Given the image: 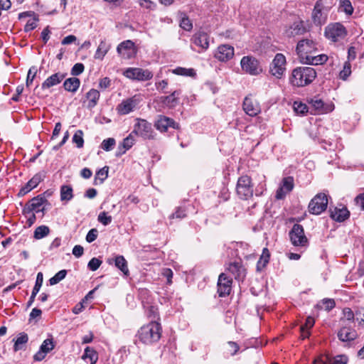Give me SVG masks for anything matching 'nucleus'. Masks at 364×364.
Segmentation results:
<instances>
[{"mask_svg": "<svg viewBox=\"0 0 364 364\" xmlns=\"http://www.w3.org/2000/svg\"><path fill=\"white\" fill-rule=\"evenodd\" d=\"M317 43L311 38H304L297 43L296 50L301 63L308 65H322L328 60L325 54H318Z\"/></svg>", "mask_w": 364, "mask_h": 364, "instance_id": "1", "label": "nucleus"}, {"mask_svg": "<svg viewBox=\"0 0 364 364\" xmlns=\"http://www.w3.org/2000/svg\"><path fill=\"white\" fill-rule=\"evenodd\" d=\"M161 333V323L156 321H151L139 329L136 336L141 342L149 345L159 341Z\"/></svg>", "mask_w": 364, "mask_h": 364, "instance_id": "2", "label": "nucleus"}, {"mask_svg": "<svg viewBox=\"0 0 364 364\" xmlns=\"http://www.w3.org/2000/svg\"><path fill=\"white\" fill-rule=\"evenodd\" d=\"M316 77L315 70L310 67H299L293 70L289 81L293 86L303 87L313 82Z\"/></svg>", "mask_w": 364, "mask_h": 364, "instance_id": "3", "label": "nucleus"}, {"mask_svg": "<svg viewBox=\"0 0 364 364\" xmlns=\"http://www.w3.org/2000/svg\"><path fill=\"white\" fill-rule=\"evenodd\" d=\"M242 70L250 75H258L262 73V68L259 61L255 57L247 55L240 60Z\"/></svg>", "mask_w": 364, "mask_h": 364, "instance_id": "4", "label": "nucleus"}, {"mask_svg": "<svg viewBox=\"0 0 364 364\" xmlns=\"http://www.w3.org/2000/svg\"><path fill=\"white\" fill-rule=\"evenodd\" d=\"M236 192L237 196L243 200H247L253 196V184L250 176L245 175L238 178Z\"/></svg>", "mask_w": 364, "mask_h": 364, "instance_id": "5", "label": "nucleus"}, {"mask_svg": "<svg viewBox=\"0 0 364 364\" xmlns=\"http://www.w3.org/2000/svg\"><path fill=\"white\" fill-rule=\"evenodd\" d=\"M346 36V28L341 23H330L325 28V36L332 42H338Z\"/></svg>", "mask_w": 364, "mask_h": 364, "instance_id": "6", "label": "nucleus"}, {"mask_svg": "<svg viewBox=\"0 0 364 364\" xmlns=\"http://www.w3.org/2000/svg\"><path fill=\"white\" fill-rule=\"evenodd\" d=\"M328 196L326 193L316 194L310 201L308 208L311 214L319 215L327 208Z\"/></svg>", "mask_w": 364, "mask_h": 364, "instance_id": "7", "label": "nucleus"}, {"mask_svg": "<svg viewBox=\"0 0 364 364\" xmlns=\"http://www.w3.org/2000/svg\"><path fill=\"white\" fill-rule=\"evenodd\" d=\"M132 133L144 139H154V132L151 124L145 119H136Z\"/></svg>", "mask_w": 364, "mask_h": 364, "instance_id": "8", "label": "nucleus"}, {"mask_svg": "<svg viewBox=\"0 0 364 364\" xmlns=\"http://www.w3.org/2000/svg\"><path fill=\"white\" fill-rule=\"evenodd\" d=\"M290 240L294 246L306 247L308 245V239L304 234L302 225L294 224L289 231Z\"/></svg>", "mask_w": 364, "mask_h": 364, "instance_id": "9", "label": "nucleus"}, {"mask_svg": "<svg viewBox=\"0 0 364 364\" xmlns=\"http://www.w3.org/2000/svg\"><path fill=\"white\" fill-rule=\"evenodd\" d=\"M285 64V56L282 53H277L270 65L269 73L277 79H280L286 70Z\"/></svg>", "mask_w": 364, "mask_h": 364, "instance_id": "10", "label": "nucleus"}, {"mask_svg": "<svg viewBox=\"0 0 364 364\" xmlns=\"http://www.w3.org/2000/svg\"><path fill=\"white\" fill-rule=\"evenodd\" d=\"M117 53L125 59L134 58L136 54L134 43L130 41H124L119 43L117 48Z\"/></svg>", "mask_w": 364, "mask_h": 364, "instance_id": "11", "label": "nucleus"}, {"mask_svg": "<svg viewBox=\"0 0 364 364\" xmlns=\"http://www.w3.org/2000/svg\"><path fill=\"white\" fill-rule=\"evenodd\" d=\"M124 74L128 78L138 80H146L153 77L152 73L149 70L137 68H128Z\"/></svg>", "mask_w": 364, "mask_h": 364, "instance_id": "12", "label": "nucleus"}, {"mask_svg": "<svg viewBox=\"0 0 364 364\" xmlns=\"http://www.w3.org/2000/svg\"><path fill=\"white\" fill-rule=\"evenodd\" d=\"M309 103L314 108L316 114H326L334 109V105L332 102H324L316 97L309 100Z\"/></svg>", "mask_w": 364, "mask_h": 364, "instance_id": "13", "label": "nucleus"}, {"mask_svg": "<svg viewBox=\"0 0 364 364\" xmlns=\"http://www.w3.org/2000/svg\"><path fill=\"white\" fill-rule=\"evenodd\" d=\"M232 279H229L225 274H220L218 281V293L219 296L223 297L230 294L232 288Z\"/></svg>", "mask_w": 364, "mask_h": 364, "instance_id": "14", "label": "nucleus"}, {"mask_svg": "<svg viewBox=\"0 0 364 364\" xmlns=\"http://www.w3.org/2000/svg\"><path fill=\"white\" fill-rule=\"evenodd\" d=\"M154 127L157 130L165 132L168 130V127L178 129V124L171 118L164 115H159L157 119L155 121Z\"/></svg>", "mask_w": 364, "mask_h": 364, "instance_id": "15", "label": "nucleus"}, {"mask_svg": "<svg viewBox=\"0 0 364 364\" xmlns=\"http://www.w3.org/2000/svg\"><path fill=\"white\" fill-rule=\"evenodd\" d=\"M243 109L250 116H256L260 111L259 104L253 99L252 95L250 94L243 102Z\"/></svg>", "mask_w": 364, "mask_h": 364, "instance_id": "16", "label": "nucleus"}, {"mask_svg": "<svg viewBox=\"0 0 364 364\" xmlns=\"http://www.w3.org/2000/svg\"><path fill=\"white\" fill-rule=\"evenodd\" d=\"M139 98L135 95L134 97L124 100L117 106V111L120 114H127L132 112L139 103Z\"/></svg>", "mask_w": 364, "mask_h": 364, "instance_id": "17", "label": "nucleus"}, {"mask_svg": "<svg viewBox=\"0 0 364 364\" xmlns=\"http://www.w3.org/2000/svg\"><path fill=\"white\" fill-rule=\"evenodd\" d=\"M234 55V48L230 45H220L215 54V57L220 61L226 62Z\"/></svg>", "mask_w": 364, "mask_h": 364, "instance_id": "18", "label": "nucleus"}, {"mask_svg": "<svg viewBox=\"0 0 364 364\" xmlns=\"http://www.w3.org/2000/svg\"><path fill=\"white\" fill-rule=\"evenodd\" d=\"M294 188V178L291 176L283 178L281 186L276 192V198L282 199L285 197L287 193L292 191Z\"/></svg>", "mask_w": 364, "mask_h": 364, "instance_id": "19", "label": "nucleus"}, {"mask_svg": "<svg viewBox=\"0 0 364 364\" xmlns=\"http://www.w3.org/2000/svg\"><path fill=\"white\" fill-rule=\"evenodd\" d=\"M330 217L336 222H343L350 216V212L345 206L330 208Z\"/></svg>", "mask_w": 364, "mask_h": 364, "instance_id": "20", "label": "nucleus"}, {"mask_svg": "<svg viewBox=\"0 0 364 364\" xmlns=\"http://www.w3.org/2000/svg\"><path fill=\"white\" fill-rule=\"evenodd\" d=\"M338 332V338L341 341L347 342L355 340L357 338V332L348 324L341 325Z\"/></svg>", "mask_w": 364, "mask_h": 364, "instance_id": "21", "label": "nucleus"}, {"mask_svg": "<svg viewBox=\"0 0 364 364\" xmlns=\"http://www.w3.org/2000/svg\"><path fill=\"white\" fill-rule=\"evenodd\" d=\"M307 31L302 21L294 22L285 31L287 37H294L305 33Z\"/></svg>", "mask_w": 364, "mask_h": 364, "instance_id": "22", "label": "nucleus"}, {"mask_svg": "<svg viewBox=\"0 0 364 364\" xmlns=\"http://www.w3.org/2000/svg\"><path fill=\"white\" fill-rule=\"evenodd\" d=\"M47 200L42 196H38L31 199L28 205L29 212H35L36 213L44 211V203H47Z\"/></svg>", "mask_w": 364, "mask_h": 364, "instance_id": "23", "label": "nucleus"}, {"mask_svg": "<svg viewBox=\"0 0 364 364\" xmlns=\"http://www.w3.org/2000/svg\"><path fill=\"white\" fill-rule=\"evenodd\" d=\"M192 41L194 44L199 46L203 50H206L209 47L208 35L203 31H199L195 33L192 38Z\"/></svg>", "mask_w": 364, "mask_h": 364, "instance_id": "24", "label": "nucleus"}, {"mask_svg": "<svg viewBox=\"0 0 364 364\" xmlns=\"http://www.w3.org/2000/svg\"><path fill=\"white\" fill-rule=\"evenodd\" d=\"M312 18L314 23L317 26H321L326 23V14L323 12L321 4L316 2L312 12Z\"/></svg>", "mask_w": 364, "mask_h": 364, "instance_id": "25", "label": "nucleus"}, {"mask_svg": "<svg viewBox=\"0 0 364 364\" xmlns=\"http://www.w3.org/2000/svg\"><path fill=\"white\" fill-rule=\"evenodd\" d=\"M42 179H43L42 175L41 173H36V175H34L32 177L31 179H30L27 182V183L24 186H23L21 188L18 194L21 196L26 195V193L30 192L32 189L36 188L39 184V183L42 181Z\"/></svg>", "mask_w": 364, "mask_h": 364, "instance_id": "26", "label": "nucleus"}, {"mask_svg": "<svg viewBox=\"0 0 364 364\" xmlns=\"http://www.w3.org/2000/svg\"><path fill=\"white\" fill-rule=\"evenodd\" d=\"M156 102L163 108H171L177 105L178 97L176 96V92H171L168 96L161 97Z\"/></svg>", "mask_w": 364, "mask_h": 364, "instance_id": "27", "label": "nucleus"}, {"mask_svg": "<svg viewBox=\"0 0 364 364\" xmlns=\"http://www.w3.org/2000/svg\"><path fill=\"white\" fill-rule=\"evenodd\" d=\"M65 77L62 73H57L48 77L42 84V88L49 89L51 87L59 84Z\"/></svg>", "mask_w": 364, "mask_h": 364, "instance_id": "28", "label": "nucleus"}, {"mask_svg": "<svg viewBox=\"0 0 364 364\" xmlns=\"http://www.w3.org/2000/svg\"><path fill=\"white\" fill-rule=\"evenodd\" d=\"M227 269L235 277L236 279H240L245 276V269L240 262L229 264Z\"/></svg>", "mask_w": 364, "mask_h": 364, "instance_id": "29", "label": "nucleus"}, {"mask_svg": "<svg viewBox=\"0 0 364 364\" xmlns=\"http://www.w3.org/2000/svg\"><path fill=\"white\" fill-rule=\"evenodd\" d=\"M100 97V92H86L85 97H82L83 103L88 108L94 107Z\"/></svg>", "mask_w": 364, "mask_h": 364, "instance_id": "30", "label": "nucleus"}, {"mask_svg": "<svg viewBox=\"0 0 364 364\" xmlns=\"http://www.w3.org/2000/svg\"><path fill=\"white\" fill-rule=\"evenodd\" d=\"M82 359L86 360H89L90 364H96L98 360V354L95 350L90 347H86Z\"/></svg>", "mask_w": 364, "mask_h": 364, "instance_id": "31", "label": "nucleus"}, {"mask_svg": "<svg viewBox=\"0 0 364 364\" xmlns=\"http://www.w3.org/2000/svg\"><path fill=\"white\" fill-rule=\"evenodd\" d=\"M110 48V45L105 40L101 41L95 54V58L102 60Z\"/></svg>", "mask_w": 364, "mask_h": 364, "instance_id": "32", "label": "nucleus"}, {"mask_svg": "<svg viewBox=\"0 0 364 364\" xmlns=\"http://www.w3.org/2000/svg\"><path fill=\"white\" fill-rule=\"evenodd\" d=\"M115 266L120 269L125 276L129 274L127 262L122 255H118L114 259Z\"/></svg>", "mask_w": 364, "mask_h": 364, "instance_id": "33", "label": "nucleus"}, {"mask_svg": "<svg viewBox=\"0 0 364 364\" xmlns=\"http://www.w3.org/2000/svg\"><path fill=\"white\" fill-rule=\"evenodd\" d=\"M80 80L73 77L67 79L63 83V87L65 91H77L80 87Z\"/></svg>", "mask_w": 364, "mask_h": 364, "instance_id": "34", "label": "nucleus"}, {"mask_svg": "<svg viewBox=\"0 0 364 364\" xmlns=\"http://www.w3.org/2000/svg\"><path fill=\"white\" fill-rule=\"evenodd\" d=\"M144 309L146 316L148 318L151 319V321H156V319H159V310L156 306L146 304L144 305Z\"/></svg>", "mask_w": 364, "mask_h": 364, "instance_id": "35", "label": "nucleus"}, {"mask_svg": "<svg viewBox=\"0 0 364 364\" xmlns=\"http://www.w3.org/2000/svg\"><path fill=\"white\" fill-rule=\"evenodd\" d=\"M73 198V188L69 185H63L60 187V200L69 201Z\"/></svg>", "mask_w": 364, "mask_h": 364, "instance_id": "36", "label": "nucleus"}, {"mask_svg": "<svg viewBox=\"0 0 364 364\" xmlns=\"http://www.w3.org/2000/svg\"><path fill=\"white\" fill-rule=\"evenodd\" d=\"M172 73L175 75L185 77H195L196 76V70L193 68L177 67L176 68L172 70Z\"/></svg>", "mask_w": 364, "mask_h": 364, "instance_id": "37", "label": "nucleus"}, {"mask_svg": "<svg viewBox=\"0 0 364 364\" xmlns=\"http://www.w3.org/2000/svg\"><path fill=\"white\" fill-rule=\"evenodd\" d=\"M355 313L350 308H344L343 309V317L340 322L341 325L348 324L347 322L353 323L355 320Z\"/></svg>", "mask_w": 364, "mask_h": 364, "instance_id": "38", "label": "nucleus"}, {"mask_svg": "<svg viewBox=\"0 0 364 364\" xmlns=\"http://www.w3.org/2000/svg\"><path fill=\"white\" fill-rule=\"evenodd\" d=\"M270 258V252L267 248H264L262 250V255L257 264V270H260L261 269L266 267L268 264Z\"/></svg>", "mask_w": 364, "mask_h": 364, "instance_id": "39", "label": "nucleus"}, {"mask_svg": "<svg viewBox=\"0 0 364 364\" xmlns=\"http://www.w3.org/2000/svg\"><path fill=\"white\" fill-rule=\"evenodd\" d=\"M50 233V228L46 225H41L36 228L33 232V237L36 240H41Z\"/></svg>", "mask_w": 364, "mask_h": 364, "instance_id": "40", "label": "nucleus"}, {"mask_svg": "<svg viewBox=\"0 0 364 364\" xmlns=\"http://www.w3.org/2000/svg\"><path fill=\"white\" fill-rule=\"evenodd\" d=\"M336 306L335 301L333 299H323L318 304V308L324 309L327 311L333 309Z\"/></svg>", "mask_w": 364, "mask_h": 364, "instance_id": "41", "label": "nucleus"}, {"mask_svg": "<svg viewBox=\"0 0 364 364\" xmlns=\"http://www.w3.org/2000/svg\"><path fill=\"white\" fill-rule=\"evenodd\" d=\"M180 18V27L185 31H191L193 28V23L188 18V17L186 16V14L184 13H181Z\"/></svg>", "mask_w": 364, "mask_h": 364, "instance_id": "42", "label": "nucleus"}, {"mask_svg": "<svg viewBox=\"0 0 364 364\" xmlns=\"http://www.w3.org/2000/svg\"><path fill=\"white\" fill-rule=\"evenodd\" d=\"M108 173H109V167L105 166L102 168L100 169L98 171H97L95 174V184L97 183V181H100V183H102L105 179L108 177Z\"/></svg>", "mask_w": 364, "mask_h": 364, "instance_id": "43", "label": "nucleus"}, {"mask_svg": "<svg viewBox=\"0 0 364 364\" xmlns=\"http://www.w3.org/2000/svg\"><path fill=\"white\" fill-rule=\"evenodd\" d=\"M28 341V338L27 334L23 333L19 335V336L16 339L15 343L14 346V350L15 351H18L22 348V346L26 344Z\"/></svg>", "mask_w": 364, "mask_h": 364, "instance_id": "44", "label": "nucleus"}, {"mask_svg": "<svg viewBox=\"0 0 364 364\" xmlns=\"http://www.w3.org/2000/svg\"><path fill=\"white\" fill-rule=\"evenodd\" d=\"M72 141L76 144L79 149L82 148L84 145L83 132L80 129L77 130L73 135Z\"/></svg>", "mask_w": 364, "mask_h": 364, "instance_id": "45", "label": "nucleus"}, {"mask_svg": "<svg viewBox=\"0 0 364 364\" xmlns=\"http://www.w3.org/2000/svg\"><path fill=\"white\" fill-rule=\"evenodd\" d=\"M67 275V270L62 269L57 272L53 277L49 279L50 285H55L62 281Z\"/></svg>", "mask_w": 364, "mask_h": 364, "instance_id": "46", "label": "nucleus"}, {"mask_svg": "<svg viewBox=\"0 0 364 364\" xmlns=\"http://www.w3.org/2000/svg\"><path fill=\"white\" fill-rule=\"evenodd\" d=\"M340 8L348 15H351L353 12V8L349 0H340Z\"/></svg>", "mask_w": 364, "mask_h": 364, "instance_id": "47", "label": "nucleus"}, {"mask_svg": "<svg viewBox=\"0 0 364 364\" xmlns=\"http://www.w3.org/2000/svg\"><path fill=\"white\" fill-rule=\"evenodd\" d=\"M55 347L53 338L46 339L41 344L40 349L46 354L51 351Z\"/></svg>", "mask_w": 364, "mask_h": 364, "instance_id": "48", "label": "nucleus"}, {"mask_svg": "<svg viewBox=\"0 0 364 364\" xmlns=\"http://www.w3.org/2000/svg\"><path fill=\"white\" fill-rule=\"evenodd\" d=\"M38 72V69L36 66H32L30 68L28 72L27 78H26V86L30 89V85L33 82L36 74Z\"/></svg>", "mask_w": 364, "mask_h": 364, "instance_id": "49", "label": "nucleus"}, {"mask_svg": "<svg viewBox=\"0 0 364 364\" xmlns=\"http://www.w3.org/2000/svg\"><path fill=\"white\" fill-rule=\"evenodd\" d=\"M351 73V65L349 61L344 63L343 70L340 72V77L343 80H346Z\"/></svg>", "mask_w": 364, "mask_h": 364, "instance_id": "50", "label": "nucleus"}, {"mask_svg": "<svg viewBox=\"0 0 364 364\" xmlns=\"http://www.w3.org/2000/svg\"><path fill=\"white\" fill-rule=\"evenodd\" d=\"M114 144H115L114 139V138H108V139L102 141V142L101 144V148L106 151H109L114 148Z\"/></svg>", "mask_w": 364, "mask_h": 364, "instance_id": "51", "label": "nucleus"}, {"mask_svg": "<svg viewBox=\"0 0 364 364\" xmlns=\"http://www.w3.org/2000/svg\"><path fill=\"white\" fill-rule=\"evenodd\" d=\"M43 276L42 272H38L37 274L35 286L33 289L32 294L37 295L39 292L40 289L43 284Z\"/></svg>", "mask_w": 364, "mask_h": 364, "instance_id": "52", "label": "nucleus"}, {"mask_svg": "<svg viewBox=\"0 0 364 364\" xmlns=\"http://www.w3.org/2000/svg\"><path fill=\"white\" fill-rule=\"evenodd\" d=\"M102 260L97 257H93L89 261L87 267L91 271H96L102 264Z\"/></svg>", "mask_w": 364, "mask_h": 364, "instance_id": "53", "label": "nucleus"}, {"mask_svg": "<svg viewBox=\"0 0 364 364\" xmlns=\"http://www.w3.org/2000/svg\"><path fill=\"white\" fill-rule=\"evenodd\" d=\"M186 217V210L184 208L178 207L176 212L170 215V219H183Z\"/></svg>", "mask_w": 364, "mask_h": 364, "instance_id": "54", "label": "nucleus"}, {"mask_svg": "<svg viewBox=\"0 0 364 364\" xmlns=\"http://www.w3.org/2000/svg\"><path fill=\"white\" fill-rule=\"evenodd\" d=\"M134 133H131L128 136L124 139L122 146L126 149H129L134 144L135 139L133 136Z\"/></svg>", "mask_w": 364, "mask_h": 364, "instance_id": "55", "label": "nucleus"}, {"mask_svg": "<svg viewBox=\"0 0 364 364\" xmlns=\"http://www.w3.org/2000/svg\"><path fill=\"white\" fill-rule=\"evenodd\" d=\"M294 109L298 114H304L308 112V107L305 104L295 102L294 103Z\"/></svg>", "mask_w": 364, "mask_h": 364, "instance_id": "56", "label": "nucleus"}, {"mask_svg": "<svg viewBox=\"0 0 364 364\" xmlns=\"http://www.w3.org/2000/svg\"><path fill=\"white\" fill-rule=\"evenodd\" d=\"M97 220L104 225H107L112 222V217L107 215L106 212H102L99 214Z\"/></svg>", "mask_w": 364, "mask_h": 364, "instance_id": "57", "label": "nucleus"}, {"mask_svg": "<svg viewBox=\"0 0 364 364\" xmlns=\"http://www.w3.org/2000/svg\"><path fill=\"white\" fill-rule=\"evenodd\" d=\"M240 350L239 345L233 341L228 342V351L231 355H235Z\"/></svg>", "mask_w": 364, "mask_h": 364, "instance_id": "58", "label": "nucleus"}, {"mask_svg": "<svg viewBox=\"0 0 364 364\" xmlns=\"http://www.w3.org/2000/svg\"><path fill=\"white\" fill-rule=\"evenodd\" d=\"M355 317L358 326L364 327V308H360L355 311Z\"/></svg>", "mask_w": 364, "mask_h": 364, "instance_id": "59", "label": "nucleus"}, {"mask_svg": "<svg viewBox=\"0 0 364 364\" xmlns=\"http://www.w3.org/2000/svg\"><path fill=\"white\" fill-rule=\"evenodd\" d=\"M98 235V230L95 228L91 229L86 235V241L89 243L95 241Z\"/></svg>", "mask_w": 364, "mask_h": 364, "instance_id": "60", "label": "nucleus"}, {"mask_svg": "<svg viewBox=\"0 0 364 364\" xmlns=\"http://www.w3.org/2000/svg\"><path fill=\"white\" fill-rule=\"evenodd\" d=\"M84 65L82 63H78L73 65L71 70V74L73 75H78L81 74L84 71Z\"/></svg>", "mask_w": 364, "mask_h": 364, "instance_id": "61", "label": "nucleus"}, {"mask_svg": "<svg viewBox=\"0 0 364 364\" xmlns=\"http://www.w3.org/2000/svg\"><path fill=\"white\" fill-rule=\"evenodd\" d=\"M36 21H37V19L35 18H33L32 19H29L24 26V31L26 32H29V31L33 30L34 28H36L37 26Z\"/></svg>", "mask_w": 364, "mask_h": 364, "instance_id": "62", "label": "nucleus"}, {"mask_svg": "<svg viewBox=\"0 0 364 364\" xmlns=\"http://www.w3.org/2000/svg\"><path fill=\"white\" fill-rule=\"evenodd\" d=\"M348 358L345 355H339L333 358L331 364H347Z\"/></svg>", "mask_w": 364, "mask_h": 364, "instance_id": "63", "label": "nucleus"}, {"mask_svg": "<svg viewBox=\"0 0 364 364\" xmlns=\"http://www.w3.org/2000/svg\"><path fill=\"white\" fill-rule=\"evenodd\" d=\"M329 360L327 355H320L314 360L313 364H327Z\"/></svg>", "mask_w": 364, "mask_h": 364, "instance_id": "64", "label": "nucleus"}]
</instances>
